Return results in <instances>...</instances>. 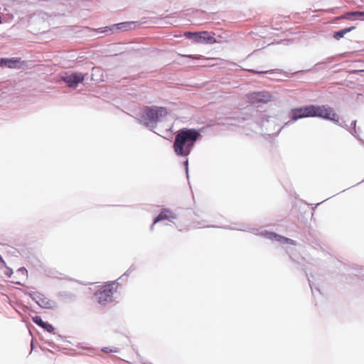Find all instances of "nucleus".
<instances>
[{"mask_svg":"<svg viewBox=\"0 0 364 364\" xmlns=\"http://www.w3.org/2000/svg\"><path fill=\"white\" fill-rule=\"evenodd\" d=\"M289 116L291 120L285 124V126L297 121L299 119L305 117H321L328 119L338 124L342 127L348 129V126L345 122L339 123V116L336 114L333 109L325 105H308L302 107L291 109Z\"/></svg>","mask_w":364,"mask_h":364,"instance_id":"1","label":"nucleus"},{"mask_svg":"<svg viewBox=\"0 0 364 364\" xmlns=\"http://www.w3.org/2000/svg\"><path fill=\"white\" fill-rule=\"evenodd\" d=\"M200 136V132L195 129H179L173 145L176 154L179 156H188Z\"/></svg>","mask_w":364,"mask_h":364,"instance_id":"2","label":"nucleus"},{"mask_svg":"<svg viewBox=\"0 0 364 364\" xmlns=\"http://www.w3.org/2000/svg\"><path fill=\"white\" fill-rule=\"evenodd\" d=\"M167 114V110L162 107H145L136 117V121L149 128L150 130L156 128L157 123L164 121Z\"/></svg>","mask_w":364,"mask_h":364,"instance_id":"3","label":"nucleus"},{"mask_svg":"<svg viewBox=\"0 0 364 364\" xmlns=\"http://www.w3.org/2000/svg\"><path fill=\"white\" fill-rule=\"evenodd\" d=\"M115 289V282H113L104 286L95 293V297L97 301L101 305H106L112 301L114 289Z\"/></svg>","mask_w":364,"mask_h":364,"instance_id":"4","label":"nucleus"},{"mask_svg":"<svg viewBox=\"0 0 364 364\" xmlns=\"http://www.w3.org/2000/svg\"><path fill=\"white\" fill-rule=\"evenodd\" d=\"M254 234L263 236L264 237L269 239L272 241H277L282 244L289 243L291 245H296V242L291 239L285 237L284 236L279 235L275 232H268L267 230H252V231Z\"/></svg>","mask_w":364,"mask_h":364,"instance_id":"5","label":"nucleus"},{"mask_svg":"<svg viewBox=\"0 0 364 364\" xmlns=\"http://www.w3.org/2000/svg\"><path fill=\"white\" fill-rule=\"evenodd\" d=\"M28 295L41 308L53 309L57 307L55 301L49 299L41 293L30 292Z\"/></svg>","mask_w":364,"mask_h":364,"instance_id":"6","label":"nucleus"},{"mask_svg":"<svg viewBox=\"0 0 364 364\" xmlns=\"http://www.w3.org/2000/svg\"><path fill=\"white\" fill-rule=\"evenodd\" d=\"M61 79L68 84L69 87H76L84 80L85 77L81 73H65L62 75Z\"/></svg>","mask_w":364,"mask_h":364,"instance_id":"7","label":"nucleus"},{"mask_svg":"<svg viewBox=\"0 0 364 364\" xmlns=\"http://www.w3.org/2000/svg\"><path fill=\"white\" fill-rule=\"evenodd\" d=\"M188 37L194 36V40L197 43L213 44L217 42L216 39L210 36L208 31H203L200 33H188L186 34Z\"/></svg>","mask_w":364,"mask_h":364,"instance_id":"8","label":"nucleus"},{"mask_svg":"<svg viewBox=\"0 0 364 364\" xmlns=\"http://www.w3.org/2000/svg\"><path fill=\"white\" fill-rule=\"evenodd\" d=\"M249 99L252 103H267L271 100L272 95L267 91H261L251 93Z\"/></svg>","mask_w":364,"mask_h":364,"instance_id":"9","label":"nucleus"},{"mask_svg":"<svg viewBox=\"0 0 364 364\" xmlns=\"http://www.w3.org/2000/svg\"><path fill=\"white\" fill-rule=\"evenodd\" d=\"M176 218V215L171 210L168 209H163L160 213L154 218V222L150 227V230H153L154 225L159 222L165 220H168L169 222H173Z\"/></svg>","mask_w":364,"mask_h":364,"instance_id":"10","label":"nucleus"},{"mask_svg":"<svg viewBox=\"0 0 364 364\" xmlns=\"http://www.w3.org/2000/svg\"><path fill=\"white\" fill-rule=\"evenodd\" d=\"M1 61H2V67H6L9 68H19L18 65L21 60L17 58H1Z\"/></svg>","mask_w":364,"mask_h":364,"instance_id":"11","label":"nucleus"},{"mask_svg":"<svg viewBox=\"0 0 364 364\" xmlns=\"http://www.w3.org/2000/svg\"><path fill=\"white\" fill-rule=\"evenodd\" d=\"M134 24V22H122L119 23H116L112 25V28H108L107 31H113V33L115 31L121 30V31H128L132 29V26Z\"/></svg>","mask_w":364,"mask_h":364,"instance_id":"12","label":"nucleus"},{"mask_svg":"<svg viewBox=\"0 0 364 364\" xmlns=\"http://www.w3.org/2000/svg\"><path fill=\"white\" fill-rule=\"evenodd\" d=\"M355 27L351 26L348 28H345L341 30H339L338 31L334 32L333 33V38L336 40H339L341 38H343L346 33L353 30Z\"/></svg>","mask_w":364,"mask_h":364,"instance_id":"13","label":"nucleus"},{"mask_svg":"<svg viewBox=\"0 0 364 364\" xmlns=\"http://www.w3.org/2000/svg\"><path fill=\"white\" fill-rule=\"evenodd\" d=\"M58 296L63 301H73L75 299V294L68 291H61Z\"/></svg>","mask_w":364,"mask_h":364,"instance_id":"14","label":"nucleus"},{"mask_svg":"<svg viewBox=\"0 0 364 364\" xmlns=\"http://www.w3.org/2000/svg\"><path fill=\"white\" fill-rule=\"evenodd\" d=\"M32 321L38 326H41V328L46 323L43 321L40 316H35L32 317Z\"/></svg>","mask_w":364,"mask_h":364,"instance_id":"15","label":"nucleus"},{"mask_svg":"<svg viewBox=\"0 0 364 364\" xmlns=\"http://www.w3.org/2000/svg\"><path fill=\"white\" fill-rule=\"evenodd\" d=\"M108 28H112V26H106L103 28H99L97 29H95V31L99 33H112L113 31H107Z\"/></svg>","mask_w":364,"mask_h":364,"instance_id":"16","label":"nucleus"},{"mask_svg":"<svg viewBox=\"0 0 364 364\" xmlns=\"http://www.w3.org/2000/svg\"><path fill=\"white\" fill-rule=\"evenodd\" d=\"M348 16H355L357 18H360V19H364V11H354L351 13H348Z\"/></svg>","mask_w":364,"mask_h":364,"instance_id":"17","label":"nucleus"},{"mask_svg":"<svg viewBox=\"0 0 364 364\" xmlns=\"http://www.w3.org/2000/svg\"><path fill=\"white\" fill-rule=\"evenodd\" d=\"M42 328L49 333H53L54 331V327L53 326V325L47 322L44 323Z\"/></svg>","mask_w":364,"mask_h":364,"instance_id":"18","label":"nucleus"},{"mask_svg":"<svg viewBox=\"0 0 364 364\" xmlns=\"http://www.w3.org/2000/svg\"><path fill=\"white\" fill-rule=\"evenodd\" d=\"M356 122H357V121H356V120H353V121H352L351 124H350V125H351V127H352V129H348V131H349V132H350L351 134L354 135L355 136V134L356 133V129H355Z\"/></svg>","mask_w":364,"mask_h":364,"instance_id":"19","label":"nucleus"},{"mask_svg":"<svg viewBox=\"0 0 364 364\" xmlns=\"http://www.w3.org/2000/svg\"><path fill=\"white\" fill-rule=\"evenodd\" d=\"M102 351L105 353H117L118 352V350L117 348H109L108 347H104L102 348Z\"/></svg>","mask_w":364,"mask_h":364,"instance_id":"20","label":"nucleus"},{"mask_svg":"<svg viewBox=\"0 0 364 364\" xmlns=\"http://www.w3.org/2000/svg\"><path fill=\"white\" fill-rule=\"evenodd\" d=\"M135 269L134 265H132L128 269L127 271L120 277V279H122L123 277H127L129 273H131L132 271H134Z\"/></svg>","mask_w":364,"mask_h":364,"instance_id":"21","label":"nucleus"},{"mask_svg":"<svg viewBox=\"0 0 364 364\" xmlns=\"http://www.w3.org/2000/svg\"><path fill=\"white\" fill-rule=\"evenodd\" d=\"M309 284L310 283V280L309 279ZM310 287H311V291H312V294L315 296L316 293H318V294H321L320 292V290L317 287H314L311 284H310Z\"/></svg>","mask_w":364,"mask_h":364,"instance_id":"22","label":"nucleus"},{"mask_svg":"<svg viewBox=\"0 0 364 364\" xmlns=\"http://www.w3.org/2000/svg\"><path fill=\"white\" fill-rule=\"evenodd\" d=\"M248 71L252 73H255V74L267 73L269 72L268 70L257 71V70H253V69L249 70Z\"/></svg>","mask_w":364,"mask_h":364,"instance_id":"23","label":"nucleus"},{"mask_svg":"<svg viewBox=\"0 0 364 364\" xmlns=\"http://www.w3.org/2000/svg\"><path fill=\"white\" fill-rule=\"evenodd\" d=\"M4 273L6 276L11 277V274H13V270L11 268L6 266V270Z\"/></svg>","mask_w":364,"mask_h":364,"instance_id":"24","label":"nucleus"},{"mask_svg":"<svg viewBox=\"0 0 364 364\" xmlns=\"http://www.w3.org/2000/svg\"><path fill=\"white\" fill-rule=\"evenodd\" d=\"M184 166H185L187 177H188V159H186L184 161Z\"/></svg>","mask_w":364,"mask_h":364,"instance_id":"25","label":"nucleus"},{"mask_svg":"<svg viewBox=\"0 0 364 364\" xmlns=\"http://www.w3.org/2000/svg\"><path fill=\"white\" fill-rule=\"evenodd\" d=\"M230 229L231 230H241V231H247V229L244 228H230Z\"/></svg>","mask_w":364,"mask_h":364,"instance_id":"26","label":"nucleus"},{"mask_svg":"<svg viewBox=\"0 0 364 364\" xmlns=\"http://www.w3.org/2000/svg\"><path fill=\"white\" fill-rule=\"evenodd\" d=\"M185 57L193 58V59H199V56L198 55H184Z\"/></svg>","mask_w":364,"mask_h":364,"instance_id":"27","label":"nucleus"},{"mask_svg":"<svg viewBox=\"0 0 364 364\" xmlns=\"http://www.w3.org/2000/svg\"><path fill=\"white\" fill-rule=\"evenodd\" d=\"M0 263L4 265V267H6V262L4 260L3 257L0 255Z\"/></svg>","mask_w":364,"mask_h":364,"instance_id":"28","label":"nucleus"},{"mask_svg":"<svg viewBox=\"0 0 364 364\" xmlns=\"http://www.w3.org/2000/svg\"><path fill=\"white\" fill-rule=\"evenodd\" d=\"M321 64H323V63H317V64H316V65H314V68H318V67H319V65H321Z\"/></svg>","mask_w":364,"mask_h":364,"instance_id":"29","label":"nucleus"},{"mask_svg":"<svg viewBox=\"0 0 364 364\" xmlns=\"http://www.w3.org/2000/svg\"><path fill=\"white\" fill-rule=\"evenodd\" d=\"M171 126H168V127L166 129V132H170V131H171Z\"/></svg>","mask_w":364,"mask_h":364,"instance_id":"30","label":"nucleus"},{"mask_svg":"<svg viewBox=\"0 0 364 364\" xmlns=\"http://www.w3.org/2000/svg\"><path fill=\"white\" fill-rule=\"evenodd\" d=\"M19 271L26 272V269L25 268L22 267V268L19 269Z\"/></svg>","mask_w":364,"mask_h":364,"instance_id":"31","label":"nucleus"}]
</instances>
